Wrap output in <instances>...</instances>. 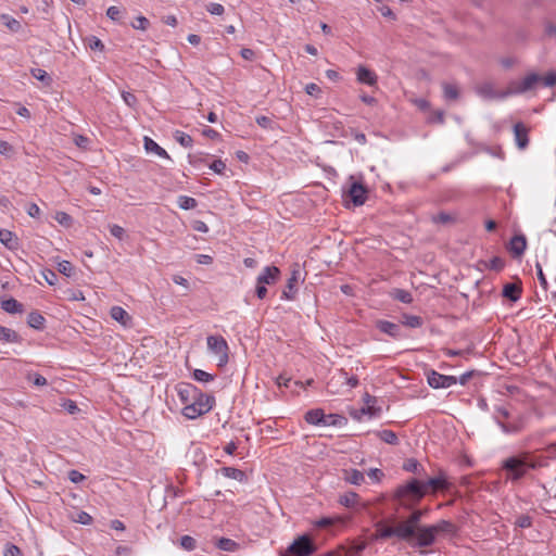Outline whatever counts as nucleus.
<instances>
[{
    "label": "nucleus",
    "mask_w": 556,
    "mask_h": 556,
    "mask_svg": "<svg viewBox=\"0 0 556 556\" xmlns=\"http://www.w3.org/2000/svg\"><path fill=\"white\" fill-rule=\"evenodd\" d=\"M425 496L422 480L409 478L394 489L391 500L403 509H413Z\"/></svg>",
    "instance_id": "1"
},
{
    "label": "nucleus",
    "mask_w": 556,
    "mask_h": 556,
    "mask_svg": "<svg viewBox=\"0 0 556 556\" xmlns=\"http://www.w3.org/2000/svg\"><path fill=\"white\" fill-rule=\"evenodd\" d=\"M541 466L542 464L536 460H529L527 453L507 457L502 463V469L506 471V479L514 482L522 479L529 469H536Z\"/></svg>",
    "instance_id": "2"
},
{
    "label": "nucleus",
    "mask_w": 556,
    "mask_h": 556,
    "mask_svg": "<svg viewBox=\"0 0 556 556\" xmlns=\"http://www.w3.org/2000/svg\"><path fill=\"white\" fill-rule=\"evenodd\" d=\"M456 532L455 525L450 520H440L435 525H425L420 529V535L413 543V547H430L434 544L439 533L454 534Z\"/></svg>",
    "instance_id": "3"
},
{
    "label": "nucleus",
    "mask_w": 556,
    "mask_h": 556,
    "mask_svg": "<svg viewBox=\"0 0 556 556\" xmlns=\"http://www.w3.org/2000/svg\"><path fill=\"white\" fill-rule=\"evenodd\" d=\"M214 405L215 397L200 390V394L182 408V415L187 419H195L212 410Z\"/></svg>",
    "instance_id": "4"
},
{
    "label": "nucleus",
    "mask_w": 556,
    "mask_h": 556,
    "mask_svg": "<svg viewBox=\"0 0 556 556\" xmlns=\"http://www.w3.org/2000/svg\"><path fill=\"white\" fill-rule=\"evenodd\" d=\"M317 545L314 539L307 534L296 536L292 543L285 549L280 551V556H312L317 552Z\"/></svg>",
    "instance_id": "5"
},
{
    "label": "nucleus",
    "mask_w": 556,
    "mask_h": 556,
    "mask_svg": "<svg viewBox=\"0 0 556 556\" xmlns=\"http://www.w3.org/2000/svg\"><path fill=\"white\" fill-rule=\"evenodd\" d=\"M207 350L217 357V366L224 367L229 362V346L220 334H211L206 338Z\"/></svg>",
    "instance_id": "6"
},
{
    "label": "nucleus",
    "mask_w": 556,
    "mask_h": 556,
    "mask_svg": "<svg viewBox=\"0 0 556 556\" xmlns=\"http://www.w3.org/2000/svg\"><path fill=\"white\" fill-rule=\"evenodd\" d=\"M410 514L404 520H402V526L405 529L406 534L408 535L412 544L417 541L418 535H420V529L425 526L421 525L420 521L422 517L426 515V509L413 508L409 509Z\"/></svg>",
    "instance_id": "7"
},
{
    "label": "nucleus",
    "mask_w": 556,
    "mask_h": 556,
    "mask_svg": "<svg viewBox=\"0 0 556 556\" xmlns=\"http://www.w3.org/2000/svg\"><path fill=\"white\" fill-rule=\"evenodd\" d=\"M377 536L381 539V541L389 540L391 538H396L400 541L407 542L412 545V542L408 535L405 532V529L400 521L395 526L386 525L383 521H378L376 525Z\"/></svg>",
    "instance_id": "8"
},
{
    "label": "nucleus",
    "mask_w": 556,
    "mask_h": 556,
    "mask_svg": "<svg viewBox=\"0 0 556 556\" xmlns=\"http://www.w3.org/2000/svg\"><path fill=\"white\" fill-rule=\"evenodd\" d=\"M541 75L531 73L521 80H514L508 85L509 93L510 96H514L533 90L541 83Z\"/></svg>",
    "instance_id": "9"
},
{
    "label": "nucleus",
    "mask_w": 556,
    "mask_h": 556,
    "mask_svg": "<svg viewBox=\"0 0 556 556\" xmlns=\"http://www.w3.org/2000/svg\"><path fill=\"white\" fill-rule=\"evenodd\" d=\"M476 93L483 100H503L510 97L509 88L505 90H496L491 81H484L476 86Z\"/></svg>",
    "instance_id": "10"
},
{
    "label": "nucleus",
    "mask_w": 556,
    "mask_h": 556,
    "mask_svg": "<svg viewBox=\"0 0 556 556\" xmlns=\"http://www.w3.org/2000/svg\"><path fill=\"white\" fill-rule=\"evenodd\" d=\"M424 489L426 491V495L428 493L435 494L439 491L445 492L450 491L452 488V483L448 481L447 476L444 471H440L438 476L422 480Z\"/></svg>",
    "instance_id": "11"
},
{
    "label": "nucleus",
    "mask_w": 556,
    "mask_h": 556,
    "mask_svg": "<svg viewBox=\"0 0 556 556\" xmlns=\"http://www.w3.org/2000/svg\"><path fill=\"white\" fill-rule=\"evenodd\" d=\"M427 382L433 389H447L457 383L455 376L442 375L433 369L427 371Z\"/></svg>",
    "instance_id": "12"
},
{
    "label": "nucleus",
    "mask_w": 556,
    "mask_h": 556,
    "mask_svg": "<svg viewBox=\"0 0 556 556\" xmlns=\"http://www.w3.org/2000/svg\"><path fill=\"white\" fill-rule=\"evenodd\" d=\"M367 188L358 181H353L346 192L344 194L346 198L355 205L361 206L367 200Z\"/></svg>",
    "instance_id": "13"
},
{
    "label": "nucleus",
    "mask_w": 556,
    "mask_h": 556,
    "mask_svg": "<svg viewBox=\"0 0 556 556\" xmlns=\"http://www.w3.org/2000/svg\"><path fill=\"white\" fill-rule=\"evenodd\" d=\"M376 328L395 340L404 338V334L402 333L401 325H399V324H394L389 320L380 319V320L376 321Z\"/></svg>",
    "instance_id": "14"
},
{
    "label": "nucleus",
    "mask_w": 556,
    "mask_h": 556,
    "mask_svg": "<svg viewBox=\"0 0 556 556\" xmlns=\"http://www.w3.org/2000/svg\"><path fill=\"white\" fill-rule=\"evenodd\" d=\"M515 142L519 150H525L529 146V128L521 122L514 125Z\"/></svg>",
    "instance_id": "15"
},
{
    "label": "nucleus",
    "mask_w": 556,
    "mask_h": 556,
    "mask_svg": "<svg viewBox=\"0 0 556 556\" xmlns=\"http://www.w3.org/2000/svg\"><path fill=\"white\" fill-rule=\"evenodd\" d=\"M508 251L515 258H519L523 255L527 249V239L523 235H515L507 247Z\"/></svg>",
    "instance_id": "16"
},
{
    "label": "nucleus",
    "mask_w": 556,
    "mask_h": 556,
    "mask_svg": "<svg viewBox=\"0 0 556 556\" xmlns=\"http://www.w3.org/2000/svg\"><path fill=\"white\" fill-rule=\"evenodd\" d=\"M197 394H200V389L191 383H180L178 386V395L185 406L195 399Z\"/></svg>",
    "instance_id": "17"
},
{
    "label": "nucleus",
    "mask_w": 556,
    "mask_h": 556,
    "mask_svg": "<svg viewBox=\"0 0 556 556\" xmlns=\"http://www.w3.org/2000/svg\"><path fill=\"white\" fill-rule=\"evenodd\" d=\"M280 269L276 266H266L258 275L256 282L264 285H274L278 281Z\"/></svg>",
    "instance_id": "18"
},
{
    "label": "nucleus",
    "mask_w": 556,
    "mask_h": 556,
    "mask_svg": "<svg viewBox=\"0 0 556 556\" xmlns=\"http://www.w3.org/2000/svg\"><path fill=\"white\" fill-rule=\"evenodd\" d=\"M356 75H357V80L361 84H365L368 86H375L378 83L377 74L374 71L367 68L366 66H363V65L358 66Z\"/></svg>",
    "instance_id": "19"
},
{
    "label": "nucleus",
    "mask_w": 556,
    "mask_h": 556,
    "mask_svg": "<svg viewBox=\"0 0 556 556\" xmlns=\"http://www.w3.org/2000/svg\"><path fill=\"white\" fill-rule=\"evenodd\" d=\"M497 426L502 429V431L506 434H516L523 430V421L519 418L517 420H514L511 422H505L498 417H494Z\"/></svg>",
    "instance_id": "20"
},
{
    "label": "nucleus",
    "mask_w": 556,
    "mask_h": 556,
    "mask_svg": "<svg viewBox=\"0 0 556 556\" xmlns=\"http://www.w3.org/2000/svg\"><path fill=\"white\" fill-rule=\"evenodd\" d=\"M300 277V270L294 269L291 274V277L288 279L287 286L282 291L281 299L285 300H293L296 293V283Z\"/></svg>",
    "instance_id": "21"
},
{
    "label": "nucleus",
    "mask_w": 556,
    "mask_h": 556,
    "mask_svg": "<svg viewBox=\"0 0 556 556\" xmlns=\"http://www.w3.org/2000/svg\"><path fill=\"white\" fill-rule=\"evenodd\" d=\"M326 414L321 408L309 409L305 413L304 419L307 424L319 426L325 424Z\"/></svg>",
    "instance_id": "22"
},
{
    "label": "nucleus",
    "mask_w": 556,
    "mask_h": 556,
    "mask_svg": "<svg viewBox=\"0 0 556 556\" xmlns=\"http://www.w3.org/2000/svg\"><path fill=\"white\" fill-rule=\"evenodd\" d=\"M218 472L224 476L225 478L233 479L239 482L247 481V475L243 470L235 468V467H222Z\"/></svg>",
    "instance_id": "23"
},
{
    "label": "nucleus",
    "mask_w": 556,
    "mask_h": 556,
    "mask_svg": "<svg viewBox=\"0 0 556 556\" xmlns=\"http://www.w3.org/2000/svg\"><path fill=\"white\" fill-rule=\"evenodd\" d=\"M364 401L366 406L361 409V414H367L370 417H377L380 415L381 408L375 405V403L377 402L375 396H371L368 393H366Z\"/></svg>",
    "instance_id": "24"
},
{
    "label": "nucleus",
    "mask_w": 556,
    "mask_h": 556,
    "mask_svg": "<svg viewBox=\"0 0 556 556\" xmlns=\"http://www.w3.org/2000/svg\"><path fill=\"white\" fill-rule=\"evenodd\" d=\"M522 289L517 283H506L503 287L502 295L511 302H516L520 299Z\"/></svg>",
    "instance_id": "25"
},
{
    "label": "nucleus",
    "mask_w": 556,
    "mask_h": 556,
    "mask_svg": "<svg viewBox=\"0 0 556 556\" xmlns=\"http://www.w3.org/2000/svg\"><path fill=\"white\" fill-rule=\"evenodd\" d=\"M0 341L5 343H21L23 339L15 330L0 325Z\"/></svg>",
    "instance_id": "26"
},
{
    "label": "nucleus",
    "mask_w": 556,
    "mask_h": 556,
    "mask_svg": "<svg viewBox=\"0 0 556 556\" xmlns=\"http://www.w3.org/2000/svg\"><path fill=\"white\" fill-rule=\"evenodd\" d=\"M1 308L9 314H22L24 305L14 298L1 301Z\"/></svg>",
    "instance_id": "27"
},
{
    "label": "nucleus",
    "mask_w": 556,
    "mask_h": 556,
    "mask_svg": "<svg viewBox=\"0 0 556 556\" xmlns=\"http://www.w3.org/2000/svg\"><path fill=\"white\" fill-rule=\"evenodd\" d=\"M343 479L354 485H361L365 481L364 473L358 469H345L343 470Z\"/></svg>",
    "instance_id": "28"
},
{
    "label": "nucleus",
    "mask_w": 556,
    "mask_h": 556,
    "mask_svg": "<svg viewBox=\"0 0 556 556\" xmlns=\"http://www.w3.org/2000/svg\"><path fill=\"white\" fill-rule=\"evenodd\" d=\"M144 149L148 153H155L160 157L170 159L168 153L150 137H144Z\"/></svg>",
    "instance_id": "29"
},
{
    "label": "nucleus",
    "mask_w": 556,
    "mask_h": 556,
    "mask_svg": "<svg viewBox=\"0 0 556 556\" xmlns=\"http://www.w3.org/2000/svg\"><path fill=\"white\" fill-rule=\"evenodd\" d=\"M377 438L390 445H397L400 443L397 434L389 429L377 430L374 432Z\"/></svg>",
    "instance_id": "30"
},
{
    "label": "nucleus",
    "mask_w": 556,
    "mask_h": 556,
    "mask_svg": "<svg viewBox=\"0 0 556 556\" xmlns=\"http://www.w3.org/2000/svg\"><path fill=\"white\" fill-rule=\"evenodd\" d=\"M359 495L356 492L349 491L339 496V503L348 508H353L358 504Z\"/></svg>",
    "instance_id": "31"
},
{
    "label": "nucleus",
    "mask_w": 556,
    "mask_h": 556,
    "mask_svg": "<svg viewBox=\"0 0 556 556\" xmlns=\"http://www.w3.org/2000/svg\"><path fill=\"white\" fill-rule=\"evenodd\" d=\"M46 318L37 311L30 312L27 316V325L30 328L41 330L45 327Z\"/></svg>",
    "instance_id": "32"
},
{
    "label": "nucleus",
    "mask_w": 556,
    "mask_h": 556,
    "mask_svg": "<svg viewBox=\"0 0 556 556\" xmlns=\"http://www.w3.org/2000/svg\"><path fill=\"white\" fill-rule=\"evenodd\" d=\"M0 242L11 250L17 247L16 236L7 229H0Z\"/></svg>",
    "instance_id": "33"
},
{
    "label": "nucleus",
    "mask_w": 556,
    "mask_h": 556,
    "mask_svg": "<svg viewBox=\"0 0 556 556\" xmlns=\"http://www.w3.org/2000/svg\"><path fill=\"white\" fill-rule=\"evenodd\" d=\"M390 296L399 302L410 304L413 302V294L404 289L395 288L390 292Z\"/></svg>",
    "instance_id": "34"
},
{
    "label": "nucleus",
    "mask_w": 556,
    "mask_h": 556,
    "mask_svg": "<svg viewBox=\"0 0 556 556\" xmlns=\"http://www.w3.org/2000/svg\"><path fill=\"white\" fill-rule=\"evenodd\" d=\"M0 20L3 25L8 27V29L12 33H18L22 29V24L16 18L12 17L9 14H1Z\"/></svg>",
    "instance_id": "35"
},
{
    "label": "nucleus",
    "mask_w": 556,
    "mask_h": 556,
    "mask_svg": "<svg viewBox=\"0 0 556 556\" xmlns=\"http://www.w3.org/2000/svg\"><path fill=\"white\" fill-rule=\"evenodd\" d=\"M111 317L122 325H127L130 320L129 314L121 306H113L111 308Z\"/></svg>",
    "instance_id": "36"
},
{
    "label": "nucleus",
    "mask_w": 556,
    "mask_h": 556,
    "mask_svg": "<svg viewBox=\"0 0 556 556\" xmlns=\"http://www.w3.org/2000/svg\"><path fill=\"white\" fill-rule=\"evenodd\" d=\"M348 424V418L340 414H329L325 417L324 426L343 427Z\"/></svg>",
    "instance_id": "37"
},
{
    "label": "nucleus",
    "mask_w": 556,
    "mask_h": 556,
    "mask_svg": "<svg viewBox=\"0 0 556 556\" xmlns=\"http://www.w3.org/2000/svg\"><path fill=\"white\" fill-rule=\"evenodd\" d=\"M442 88L446 100L455 101L459 98V89L455 84L443 83Z\"/></svg>",
    "instance_id": "38"
},
{
    "label": "nucleus",
    "mask_w": 556,
    "mask_h": 556,
    "mask_svg": "<svg viewBox=\"0 0 556 556\" xmlns=\"http://www.w3.org/2000/svg\"><path fill=\"white\" fill-rule=\"evenodd\" d=\"M401 324L409 328H419L422 326L424 320L417 315L403 314L401 317Z\"/></svg>",
    "instance_id": "39"
},
{
    "label": "nucleus",
    "mask_w": 556,
    "mask_h": 556,
    "mask_svg": "<svg viewBox=\"0 0 556 556\" xmlns=\"http://www.w3.org/2000/svg\"><path fill=\"white\" fill-rule=\"evenodd\" d=\"M216 546L222 549V551H226V552H236L237 549H239V543H237L236 541L231 540V539H228V538H220L217 543H216Z\"/></svg>",
    "instance_id": "40"
},
{
    "label": "nucleus",
    "mask_w": 556,
    "mask_h": 556,
    "mask_svg": "<svg viewBox=\"0 0 556 556\" xmlns=\"http://www.w3.org/2000/svg\"><path fill=\"white\" fill-rule=\"evenodd\" d=\"M174 138L184 148H191L193 144L192 137L184 131L176 130Z\"/></svg>",
    "instance_id": "41"
},
{
    "label": "nucleus",
    "mask_w": 556,
    "mask_h": 556,
    "mask_svg": "<svg viewBox=\"0 0 556 556\" xmlns=\"http://www.w3.org/2000/svg\"><path fill=\"white\" fill-rule=\"evenodd\" d=\"M72 520L74 522L85 526H89L93 522V518L91 517V515L85 510L77 511L75 515L72 516Z\"/></svg>",
    "instance_id": "42"
},
{
    "label": "nucleus",
    "mask_w": 556,
    "mask_h": 556,
    "mask_svg": "<svg viewBox=\"0 0 556 556\" xmlns=\"http://www.w3.org/2000/svg\"><path fill=\"white\" fill-rule=\"evenodd\" d=\"M198 205V202L194 198L188 195H180L178 198V206L182 210H193Z\"/></svg>",
    "instance_id": "43"
},
{
    "label": "nucleus",
    "mask_w": 556,
    "mask_h": 556,
    "mask_svg": "<svg viewBox=\"0 0 556 556\" xmlns=\"http://www.w3.org/2000/svg\"><path fill=\"white\" fill-rule=\"evenodd\" d=\"M192 378L198 382H211L214 380L215 376L212 374H208L202 369H194L192 372Z\"/></svg>",
    "instance_id": "44"
},
{
    "label": "nucleus",
    "mask_w": 556,
    "mask_h": 556,
    "mask_svg": "<svg viewBox=\"0 0 556 556\" xmlns=\"http://www.w3.org/2000/svg\"><path fill=\"white\" fill-rule=\"evenodd\" d=\"M58 270L66 277H72L75 274L73 264L65 260L58 264Z\"/></svg>",
    "instance_id": "45"
},
{
    "label": "nucleus",
    "mask_w": 556,
    "mask_h": 556,
    "mask_svg": "<svg viewBox=\"0 0 556 556\" xmlns=\"http://www.w3.org/2000/svg\"><path fill=\"white\" fill-rule=\"evenodd\" d=\"M535 269H536V276H538L540 286L542 287V289L544 291H547L548 282H547L546 276H545V274L543 271V264L541 262H536L535 263Z\"/></svg>",
    "instance_id": "46"
},
{
    "label": "nucleus",
    "mask_w": 556,
    "mask_h": 556,
    "mask_svg": "<svg viewBox=\"0 0 556 556\" xmlns=\"http://www.w3.org/2000/svg\"><path fill=\"white\" fill-rule=\"evenodd\" d=\"M420 467H421L420 464L415 458H408L403 464V469L405 471L413 472V473H416V475H419Z\"/></svg>",
    "instance_id": "47"
},
{
    "label": "nucleus",
    "mask_w": 556,
    "mask_h": 556,
    "mask_svg": "<svg viewBox=\"0 0 556 556\" xmlns=\"http://www.w3.org/2000/svg\"><path fill=\"white\" fill-rule=\"evenodd\" d=\"M180 546L185 549V551H193L195 547H197V541L194 538L190 536V535H182L180 538Z\"/></svg>",
    "instance_id": "48"
},
{
    "label": "nucleus",
    "mask_w": 556,
    "mask_h": 556,
    "mask_svg": "<svg viewBox=\"0 0 556 556\" xmlns=\"http://www.w3.org/2000/svg\"><path fill=\"white\" fill-rule=\"evenodd\" d=\"M31 75L36 79H38L47 85H49L52 80L51 77L49 76V74L42 68H33Z\"/></svg>",
    "instance_id": "49"
},
{
    "label": "nucleus",
    "mask_w": 556,
    "mask_h": 556,
    "mask_svg": "<svg viewBox=\"0 0 556 556\" xmlns=\"http://www.w3.org/2000/svg\"><path fill=\"white\" fill-rule=\"evenodd\" d=\"M3 556H23V553L18 546L9 542L4 545Z\"/></svg>",
    "instance_id": "50"
},
{
    "label": "nucleus",
    "mask_w": 556,
    "mask_h": 556,
    "mask_svg": "<svg viewBox=\"0 0 556 556\" xmlns=\"http://www.w3.org/2000/svg\"><path fill=\"white\" fill-rule=\"evenodd\" d=\"M88 47L93 51H104V43L96 36H90L87 39Z\"/></svg>",
    "instance_id": "51"
},
{
    "label": "nucleus",
    "mask_w": 556,
    "mask_h": 556,
    "mask_svg": "<svg viewBox=\"0 0 556 556\" xmlns=\"http://www.w3.org/2000/svg\"><path fill=\"white\" fill-rule=\"evenodd\" d=\"M366 547L367 543L365 541H353L348 548L342 547L341 549L362 554V552L366 549Z\"/></svg>",
    "instance_id": "52"
},
{
    "label": "nucleus",
    "mask_w": 556,
    "mask_h": 556,
    "mask_svg": "<svg viewBox=\"0 0 556 556\" xmlns=\"http://www.w3.org/2000/svg\"><path fill=\"white\" fill-rule=\"evenodd\" d=\"M515 526L521 529H527L532 526V518L529 515H520L515 520Z\"/></svg>",
    "instance_id": "53"
},
{
    "label": "nucleus",
    "mask_w": 556,
    "mask_h": 556,
    "mask_svg": "<svg viewBox=\"0 0 556 556\" xmlns=\"http://www.w3.org/2000/svg\"><path fill=\"white\" fill-rule=\"evenodd\" d=\"M109 230L110 233L118 240H124V238L126 237L125 229L116 224L109 225Z\"/></svg>",
    "instance_id": "54"
},
{
    "label": "nucleus",
    "mask_w": 556,
    "mask_h": 556,
    "mask_svg": "<svg viewBox=\"0 0 556 556\" xmlns=\"http://www.w3.org/2000/svg\"><path fill=\"white\" fill-rule=\"evenodd\" d=\"M338 521H340V518L323 517L315 521V526L317 528H329Z\"/></svg>",
    "instance_id": "55"
},
{
    "label": "nucleus",
    "mask_w": 556,
    "mask_h": 556,
    "mask_svg": "<svg viewBox=\"0 0 556 556\" xmlns=\"http://www.w3.org/2000/svg\"><path fill=\"white\" fill-rule=\"evenodd\" d=\"M55 220L62 226L70 227L72 225L73 218L65 212H58L55 215Z\"/></svg>",
    "instance_id": "56"
},
{
    "label": "nucleus",
    "mask_w": 556,
    "mask_h": 556,
    "mask_svg": "<svg viewBox=\"0 0 556 556\" xmlns=\"http://www.w3.org/2000/svg\"><path fill=\"white\" fill-rule=\"evenodd\" d=\"M541 84L544 87H554L556 85V72H548L546 75L542 76Z\"/></svg>",
    "instance_id": "57"
},
{
    "label": "nucleus",
    "mask_w": 556,
    "mask_h": 556,
    "mask_svg": "<svg viewBox=\"0 0 556 556\" xmlns=\"http://www.w3.org/2000/svg\"><path fill=\"white\" fill-rule=\"evenodd\" d=\"M135 29L146 30L150 26V22L147 17L140 15L136 18V22L131 24Z\"/></svg>",
    "instance_id": "58"
},
{
    "label": "nucleus",
    "mask_w": 556,
    "mask_h": 556,
    "mask_svg": "<svg viewBox=\"0 0 556 556\" xmlns=\"http://www.w3.org/2000/svg\"><path fill=\"white\" fill-rule=\"evenodd\" d=\"M68 480L73 483H80L86 480V476L76 469H72L67 473Z\"/></svg>",
    "instance_id": "59"
},
{
    "label": "nucleus",
    "mask_w": 556,
    "mask_h": 556,
    "mask_svg": "<svg viewBox=\"0 0 556 556\" xmlns=\"http://www.w3.org/2000/svg\"><path fill=\"white\" fill-rule=\"evenodd\" d=\"M122 98H123L124 102L129 108H136V105L138 103V100H137V97L134 93L128 92V91H123L122 92Z\"/></svg>",
    "instance_id": "60"
},
{
    "label": "nucleus",
    "mask_w": 556,
    "mask_h": 556,
    "mask_svg": "<svg viewBox=\"0 0 556 556\" xmlns=\"http://www.w3.org/2000/svg\"><path fill=\"white\" fill-rule=\"evenodd\" d=\"M432 220L435 224H448L453 220V217L446 212H440L432 217Z\"/></svg>",
    "instance_id": "61"
},
{
    "label": "nucleus",
    "mask_w": 556,
    "mask_h": 556,
    "mask_svg": "<svg viewBox=\"0 0 556 556\" xmlns=\"http://www.w3.org/2000/svg\"><path fill=\"white\" fill-rule=\"evenodd\" d=\"M121 14L122 10L115 5H112L106 10V16L114 22L119 21Z\"/></svg>",
    "instance_id": "62"
},
{
    "label": "nucleus",
    "mask_w": 556,
    "mask_h": 556,
    "mask_svg": "<svg viewBox=\"0 0 556 556\" xmlns=\"http://www.w3.org/2000/svg\"><path fill=\"white\" fill-rule=\"evenodd\" d=\"M256 123L260 127L265 129H271L274 124L273 119L265 115L257 116Z\"/></svg>",
    "instance_id": "63"
},
{
    "label": "nucleus",
    "mask_w": 556,
    "mask_h": 556,
    "mask_svg": "<svg viewBox=\"0 0 556 556\" xmlns=\"http://www.w3.org/2000/svg\"><path fill=\"white\" fill-rule=\"evenodd\" d=\"M210 168L216 173L222 175L226 169V163L223 160H215L211 165Z\"/></svg>",
    "instance_id": "64"
}]
</instances>
